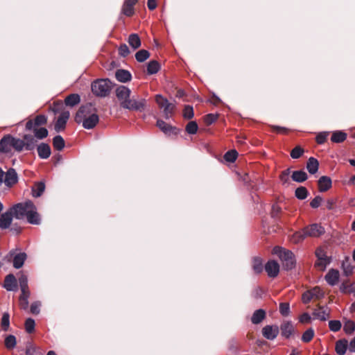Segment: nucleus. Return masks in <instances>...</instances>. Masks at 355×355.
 Masks as SVG:
<instances>
[{"instance_id": "obj_53", "label": "nucleus", "mask_w": 355, "mask_h": 355, "mask_svg": "<svg viewBox=\"0 0 355 355\" xmlns=\"http://www.w3.org/2000/svg\"><path fill=\"white\" fill-rule=\"evenodd\" d=\"M175 105L169 103L164 110V114L166 119H169L173 114L175 110Z\"/></svg>"}, {"instance_id": "obj_28", "label": "nucleus", "mask_w": 355, "mask_h": 355, "mask_svg": "<svg viewBox=\"0 0 355 355\" xmlns=\"http://www.w3.org/2000/svg\"><path fill=\"white\" fill-rule=\"evenodd\" d=\"M347 340L345 339L339 340L336 343V352L338 355H344L347 351Z\"/></svg>"}, {"instance_id": "obj_60", "label": "nucleus", "mask_w": 355, "mask_h": 355, "mask_svg": "<svg viewBox=\"0 0 355 355\" xmlns=\"http://www.w3.org/2000/svg\"><path fill=\"white\" fill-rule=\"evenodd\" d=\"M322 202V198L320 196L315 197L311 202L310 205L312 208H318L321 202Z\"/></svg>"}, {"instance_id": "obj_4", "label": "nucleus", "mask_w": 355, "mask_h": 355, "mask_svg": "<svg viewBox=\"0 0 355 355\" xmlns=\"http://www.w3.org/2000/svg\"><path fill=\"white\" fill-rule=\"evenodd\" d=\"M146 100L144 98H135L128 97L120 102V105L124 109L131 111L142 112L145 110Z\"/></svg>"}, {"instance_id": "obj_9", "label": "nucleus", "mask_w": 355, "mask_h": 355, "mask_svg": "<svg viewBox=\"0 0 355 355\" xmlns=\"http://www.w3.org/2000/svg\"><path fill=\"white\" fill-rule=\"evenodd\" d=\"M279 332V327L276 325H266L262 329V334L268 340H274Z\"/></svg>"}, {"instance_id": "obj_40", "label": "nucleus", "mask_w": 355, "mask_h": 355, "mask_svg": "<svg viewBox=\"0 0 355 355\" xmlns=\"http://www.w3.org/2000/svg\"><path fill=\"white\" fill-rule=\"evenodd\" d=\"M53 145L55 149L61 150L64 147V141L60 135H57L53 139Z\"/></svg>"}, {"instance_id": "obj_44", "label": "nucleus", "mask_w": 355, "mask_h": 355, "mask_svg": "<svg viewBox=\"0 0 355 355\" xmlns=\"http://www.w3.org/2000/svg\"><path fill=\"white\" fill-rule=\"evenodd\" d=\"M306 237L304 230H302V231L295 232L292 235L291 240L294 243H298L302 242Z\"/></svg>"}, {"instance_id": "obj_42", "label": "nucleus", "mask_w": 355, "mask_h": 355, "mask_svg": "<svg viewBox=\"0 0 355 355\" xmlns=\"http://www.w3.org/2000/svg\"><path fill=\"white\" fill-rule=\"evenodd\" d=\"M30 295V292L21 293L19 297V305L23 309H26L28 306V299Z\"/></svg>"}, {"instance_id": "obj_25", "label": "nucleus", "mask_w": 355, "mask_h": 355, "mask_svg": "<svg viewBox=\"0 0 355 355\" xmlns=\"http://www.w3.org/2000/svg\"><path fill=\"white\" fill-rule=\"evenodd\" d=\"M24 141L25 149L26 150H32L35 148L36 145V140L31 135H25L23 137Z\"/></svg>"}, {"instance_id": "obj_6", "label": "nucleus", "mask_w": 355, "mask_h": 355, "mask_svg": "<svg viewBox=\"0 0 355 355\" xmlns=\"http://www.w3.org/2000/svg\"><path fill=\"white\" fill-rule=\"evenodd\" d=\"M27 258L25 252H17V250H12L5 257L8 261H12L14 268L19 269L24 265Z\"/></svg>"}, {"instance_id": "obj_58", "label": "nucleus", "mask_w": 355, "mask_h": 355, "mask_svg": "<svg viewBox=\"0 0 355 355\" xmlns=\"http://www.w3.org/2000/svg\"><path fill=\"white\" fill-rule=\"evenodd\" d=\"M183 116L185 119H190L193 116V107L190 105L185 106L183 111Z\"/></svg>"}, {"instance_id": "obj_59", "label": "nucleus", "mask_w": 355, "mask_h": 355, "mask_svg": "<svg viewBox=\"0 0 355 355\" xmlns=\"http://www.w3.org/2000/svg\"><path fill=\"white\" fill-rule=\"evenodd\" d=\"M310 291L313 298L320 299L324 295L322 291L318 287H315Z\"/></svg>"}, {"instance_id": "obj_16", "label": "nucleus", "mask_w": 355, "mask_h": 355, "mask_svg": "<svg viewBox=\"0 0 355 355\" xmlns=\"http://www.w3.org/2000/svg\"><path fill=\"white\" fill-rule=\"evenodd\" d=\"M12 148L11 135H8L4 136L0 140V152L3 153H8L11 151Z\"/></svg>"}, {"instance_id": "obj_14", "label": "nucleus", "mask_w": 355, "mask_h": 355, "mask_svg": "<svg viewBox=\"0 0 355 355\" xmlns=\"http://www.w3.org/2000/svg\"><path fill=\"white\" fill-rule=\"evenodd\" d=\"M138 2V0H124L122 6V13L127 17H131L135 13L134 6Z\"/></svg>"}, {"instance_id": "obj_64", "label": "nucleus", "mask_w": 355, "mask_h": 355, "mask_svg": "<svg viewBox=\"0 0 355 355\" xmlns=\"http://www.w3.org/2000/svg\"><path fill=\"white\" fill-rule=\"evenodd\" d=\"M312 299H313L311 293V291H307V292H305L303 295H302V302L304 303V304H307L309 303Z\"/></svg>"}, {"instance_id": "obj_17", "label": "nucleus", "mask_w": 355, "mask_h": 355, "mask_svg": "<svg viewBox=\"0 0 355 355\" xmlns=\"http://www.w3.org/2000/svg\"><path fill=\"white\" fill-rule=\"evenodd\" d=\"M3 287L8 291H14L17 288V282L12 274L8 275L4 280Z\"/></svg>"}, {"instance_id": "obj_38", "label": "nucleus", "mask_w": 355, "mask_h": 355, "mask_svg": "<svg viewBox=\"0 0 355 355\" xmlns=\"http://www.w3.org/2000/svg\"><path fill=\"white\" fill-rule=\"evenodd\" d=\"M5 346L8 349H12L17 345L16 337L13 335H8L4 340Z\"/></svg>"}, {"instance_id": "obj_26", "label": "nucleus", "mask_w": 355, "mask_h": 355, "mask_svg": "<svg viewBox=\"0 0 355 355\" xmlns=\"http://www.w3.org/2000/svg\"><path fill=\"white\" fill-rule=\"evenodd\" d=\"M282 335L286 338L290 337L293 332V327L291 322H285L281 325Z\"/></svg>"}, {"instance_id": "obj_11", "label": "nucleus", "mask_w": 355, "mask_h": 355, "mask_svg": "<svg viewBox=\"0 0 355 355\" xmlns=\"http://www.w3.org/2000/svg\"><path fill=\"white\" fill-rule=\"evenodd\" d=\"M330 311L327 306H318L313 312L315 318L325 321L329 318Z\"/></svg>"}, {"instance_id": "obj_12", "label": "nucleus", "mask_w": 355, "mask_h": 355, "mask_svg": "<svg viewBox=\"0 0 355 355\" xmlns=\"http://www.w3.org/2000/svg\"><path fill=\"white\" fill-rule=\"evenodd\" d=\"M47 119L46 116L42 114L37 115L34 121L29 120L26 124V129L27 130H31L34 128H38L42 125H44L46 123Z\"/></svg>"}, {"instance_id": "obj_62", "label": "nucleus", "mask_w": 355, "mask_h": 355, "mask_svg": "<svg viewBox=\"0 0 355 355\" xmlns=\"http://www.w3.org/2000/svg\"><path fill=\"white\" fill-rule=\"evenodd\" d=\"M41 304L39 302H33L31 306V312L33 314L37 315L40 313V308Z\"/></svg>"}, {"instance_id": "obj_61", "label": "nucleus", "mask_w": 355, "mask_h": 355, "mask_svg": "<svg viewBox=\"0 0 355 355\" xmlns=\"http://www.w3.org/2000/svg\"><path fill=\"white\" fill-rule=\"evenodd\" d=\"M328 136V133L327 132H320L319 133L317 137H316V141L318 144H324L326 140H327V137Z\"/></svg>"}, {"instance_id": "obj_29", "label": "nucleus", "mask_w": 355, "mask_h": 355, "mask_svg": "<svg viewBox=\"0 0 355 355\" xmlns=\"http://www.w3.org/2000/svg\"><path fill=\"white\" fill-rule=\"evenodd\" d=\"M80 101V98L78 94H72L67 96L64 100L66 105L73 107L78 104Z\"/></svg>"}, {"instance_id": "obj_15", "label": "nucleus", "mask_w": 355, "mask_h": 355, "mask_svg": "<svg viewBox=\"0 0 355 355\" xmlns=\"http://www.w3.org/2000/svg\"><path fill=\"white\" fill-rule=\"evenodd\" d=\"M265 270L270 277H276L279 271V266L275 261H269L265 266Z\"/></svg>"}, {"instance_id": "obj_31", "label": "nucleus", "mask_w": 355, "mask_h": 355, "mask_svg": "<svg viewBox=\"0 0 355 355\" xmlns=\"http://www.w3.org/2000/svg\"><path fill=\"white\" fill-rule=\"evenodd\" d=\"M45 184L43 182H37L36 183L32 189V194L34 197L37 198L40 197L42 193L44 191Z\"/></svg>"}, {"instance_id": "obj_30", "label": "nucleus", "mask_w": 355, "mask_h": 355, "mask_svg": "<svg viewBox=\"0 0 355 355\" xmlns=\"http://www.w3.org/2000/svg\"><path fill=\"white\" fill-rule=\"evenodd\" d=\"M157 126L165 134H170L173 132L174 128L161 119L157 121Z\"/></svg>"}, {"instance_id": "obj_56", "label": "nucleus", "mask_w": 355, "mask_h": 355, "mask_svg": "<svg viewBox=\"0 0 355 355\" xmlns=\"http://www.w3.org/2000/svg\"><path fill=\"white\" fill-rule=\"evenodd\" d=\"M35 321L32 318H28L25 322V329L26 331L31 334L32 333L35 329Z\"/></svg>"}, {"instance_id": "obj_1", "label": "nucleus", "mask_w": 355, "mask_h": 355, "mask_svg": "<svg viewBox=\"0 0 355 355\" xmlns=\"http://www.w3.org/2000/svg\"><path fill=\"white\" fill-rule=\"evenodd\" d=\"M14 217L16 219H24L26 218L27 221L33 225H39L41 222L40 214L37 211V208L33 202L27 200L24 202H19L10 207Z\"/></svg>"}, {"instance_id": "obj_50", "label": "nucleus", "mask_w": 355, "mask_h": 355, "mask_svg": "<svg viewBox=\"0 0 355 355\" xmlns=\"http://www.w3.org/2000/svg\"><path fill=\"white\" fill-rule=\"evenodd\" d=\"M155 101L161 109H164L170 103L161 95H156Z\"/></svg>"}, {"instance_id": "obj_21", "label": "nucleus", "mask_w": 355, "mask_h": 355, "mask_svg": "<svg viewBox=\"0 0 355 355\" xmlns=\"http://www.w3.org/2000/svg\"><path fill=\"white\" fill-rule=\"evenodd\" d=\"M131 94V90L125 86L121 85L116 89V96L121 102L125 98L130 97Z\"/></svg>"}, {"instance_id": "obj_35", "label": "nucleus", "mask_w": 355, "mask_h": 355, "mask_svg": "<svg viewBox=\"0 0 355 355\" xmlns=\"http://www.w3.org/2000/svg\"><path fill=\"white\" fill-rule=\"evenodd\" d=\"M343 331L347 334H352L355 331V322L351 320H345L343 326Z\"/></svg>"}, {"instance_id": "obj_10", "label": "nucleus", "mask_w": 355, "mask_h": 355, "mask_svg": "<svg viewBox=\"0 0 355 355\" xmlns=\"http://www.w3.org/2000/svg\"><path fill=\"white\" fill-rule=\"evenodd\" d=\"M14 214L10 208L6 212L0 215V227L3 230L8 228L12 221Z\"/></svg>"}, {"instance_id": "obj_5", "label": "nucleus", "mask_w": 355, "mask_h": 355, "mask_svg": "<svg viewBox=\"0 0 355 355\" xmlns=\"http://www.w3.org/2000/svg\"><path fill=\"white\" fill-rule=\"evenodd\" d=\"M272 252L277 255L284 262V266L287 270H290L294 266V255L291 251L277 246L273 248Z\"/></svg>"}, {"instance_id": "obj_33", "label": "nucleus", "mask_w": 355, "mask_h": 355, "mask_svg": "<svg viewBox=\"0 0 355 355\" xmlns=\"http://www.w3.org/2000/svg\"><path fill=\"white\" fill-rule=\"evenodd\" d=\"M340 290L343 293H352L355 296V282L352 284L343 283Z\"/></svg>"}, {"instance_id": "obj_23", "label": "nucleus", "mask_w": 355, "mask_h": 355, "mask_svg": "<svg viewBox=\"0 0 355 355\" xmlns=\"http://www.w3.org/2000/svg\"><path fill=\"white\" fill-rule=\"evenodd\" d=\"M266 313L263 309L256 310L251 318V321L254 324H260L266 318Z\"/></svg>"}, {"instance_id": "obj_19", "label": "nucleus", "mask_w": 355, "mask_h": 355, "mask_svg": "<svg viewBox=\"0 0 355 355\" xmlns=\"http://www.w3.org/2000/svg\"><path fill=\"white\" fill-rule=\"evenodd\" d=\"M339 277L340 274L338 270L331 269L325 275V280L329 285L334 286L338 283Z\"/></svg>"}, {"instance_id": "obj_46", "label": "nucleus", "mask_w": 355, "mask_h": 355, "mask_svg": "<svg viewBox=\"0 0 355 355\" xmlns=\"http://www.w3.org/2000/svg\"><path fill=\"white\" fill-rule=\"evenodd\" d=\"M315 331L313 329L309 328L305 331L302 336V340L304 343H309L314 337Z\"/></svg>"}, {"instance_id": "obj_47", "label": "nucleus", "mask_w": 355, "mask_h": 355, "mask_svg": "<svg viewBox=\"0 0 355 355\" xmlns=\"http://www.w3.org/2000/svg\"><path fill=\"white\" fill-rule=\"evenodd\" d=\"M150 56V53L148 51L141 49L136 53L135 58L138 62H142L147 60Z\"/></svg>"}, {"instance_id": "obj_52", "label": "nucleus", "mask_w": 355, "mask_h": 355, "mask_svg": "<svg viewBox=\"0 0 355 355\" xmlns=\"http://www.w3.org/2000/svg\"><path fill=\"white\" fill-rule=\"evenodd\" d=\"M341 327H342V324H341L340 321H339V320H330L329 322V327L331 331L337 332L341 329Z\"/></svg>"}, {"instance_id": "obj_20", "label": "nucleus", "mask_w": 355, "mask_h": 355, "mask_svg": "<svg viewBox=\"0 0 355 355\" xmlns=\"http://www.w3.org/2000/svg\"><path fill=\"white\" fill-rule=\"evenodd\" d=\"M318 189L320 192L329 190L331 187V180L327 176H322L318 180Z\"/></svg>"}, {"instance_id": "obj_43", "label": "nucleus", "mask_w": 355, "mask_h": 355, "mask_svg": "<svg viewBox=\"0 0 355 355\" xmlns=\"http://www.w3.org/2000/svg\"><path fill=\"white\" fill-rule=\"evenodd\" d=\"M159 69V64L155 60L150 61L147 65V72L148 74H155Z\"/></svg>"}, {"instance_id": "obj_48", "label": "nucleus", "mask_w": 355, "mask_h": 355, "mask_svg": "<svg viewBox=\"0 0 355 355\" xmlns=\"http://www.w3.org/2000/svg\"><path fill=\"white\" fill-rule=\"evenodd\" d=\"M308 196V191L304 187H300L295 190V196L300 200L305 199Z\"/></svg>"}, {"instance_id": "obj_32", "label": "nucleus", "mask_w": 355, "mask_h": 355, "mask_svg": "<svg viewBox=\"0 0 355 355\" xmlns=\"http://www.w3.org/2000/svg\"><path fill=\"white\" fill-rule=\"evenodd\" d=\"M307 174L303 171H295L292 174V179L297 182H302L307 179Z\"/></svg>"}, {"instance_id": "obj_8", "label": "nucleus", "mask_w": 355, "mask_h": 355, "mask_svg": "<svg viewBox=\"0 0 355 355\" xmlns=\"http://www.w3.org/2000/svg\"><path fill=\"white\" fill-rule=\"evenodd\" d=\"M303 230L306 236L318 237L324 233V227L317 223L306 226Z\"/></svg>"}, {"instance_id": "obj_57", "label": "nucleus", "mask_w": 355, "mask_h": 355, "mask_svg": "<svg viewBox=\"0 0 355 355\" xmlns=\"http://www.w3.org/2000/svg\"><path fill=\"white\" fill-rule=\"evenodd\" d=\"M289 311H290V306H289L288 303L284 302V303H281L279 304V312L282 315H284V316L288 315L289 313Z\"/></svg>"}, {"instance_id": "obj_27", "label": "nucleus", "mask_w": 355, "mask_h": 355, "mask_svg": "<svg viewBox=\"0 0 355 355\" xmlns=\"http://www.w3.org/2000/svg\"><path fill=\"white\" fill-rule=\"evenodd\" d=\"M318 161L314 157H310L306 164V168L311 174H315L318 170Z\"/></svg>"}, {"instance_id": "obj_18", "label": "nucleus", "mask_w": 355, "mask_h": 355, "mask_svg": "<svg viewBox=\"0 0 355 355\" xmlns=\"http://www.w3.org/2000/svg\"><path fill=\"white\" fill-rule=\"evenodd\" d=\"M17 182V174L15 169L10 168L5 174L4 182L6 186L11 187Z\"/></svg>"}, {"instance_id": "obj_7", "label": "nucleus", "mask_w": 355, "mask_h": 355, "mask_svg": "<svg viewBox=\"0 0 355 355\" xmlns=\"http://www.w3.org/2000/svg\"><path fill=\"white\" fill-rule=\"evenodd\" d=\"M315 256L317 257V261L315 263V266L320 270H324L330 263L326 252L322 248H318L315 250Z\"/></svg>"}, {"instance_id": "obj_63", "label": "nucleus", "mask_w": 355, "mask_h": 355, "mask_svg": "<svg viewBox=\"0 0 355 355\" xmlns=\"http://www.w3.org/2000/svg\"><path fill=\"white\" fill-rule=\"evenodd\" d=\"M119 53L123 57L127 56L130 53L128 46L126 44L121 45L119 49Z\"/></svg>"}, {"instance_id": "obj_51", "label": "nucleus", "mask_w": 355, "mask_h": 355, "mask_svg": "<svg viewBox=\"0 0 355 355\" xmlns=\"http://www.w3.org/2000/svg\"><path fill=\"white\" fill-rule=\"evenodd\" d=\"M237 155H238V153L234 150H232L227 151L225 154L224 158L227 162H234L236 159Z\"/></svg>"}, {"instance_id": "obj_39", "label": "nucleus", "mask_w": 355, "mask_h": 355, "mask_svg": "<svg viewBox=\"0 0 355 355\" xmlns=\"http://www.w3.org/2000/svg\"><path fill=\"white\" fill-rule=\"evenodd\" d=\"M12 148H14L17 151H21L24 148H25L24 141L23 139H17L11 136Z\"/></svg>"}, {"instance_id": "obj_34", "label": "nucleus", "mask_w": 355, "mask_h": 355, "mask_svg": "<svg viewBox=\"0 0 355 355\" xmlns=\"http://www.w3.org/2000/svg\"><path fill=\"white\" fill-rule=\"evenodd\" d=\"M347 138V134L342 131H335L331 136V141L335 143H340L344 141Z\"/></svg>"}, {"instance_id": "obj_49", "label": "nucleus", "mask_w": 355, "mask_h": 355, "mask_svg": "<svg viewBox=\"0 0 355 355\" xmlns=\"http://www.w3.org/2000/svg\"><path fill=\"white\" fill-rule=\"evenodd\" d=\"M1 327L3 330L8 331L10 326V315L8 313H3L1 318Z\"/></svg>"}, {"instance_id": "obj_3", "label": "nucleus", "mask_w": 355, "mask_h": 355, "mask_svg": "<svg viewBox=\"0 0 355 355\" xmlns=\"http://www.w3.org/2000/svg\"><path fill=\"white\" fill-rule=\"evenodd\" d=\"M112 87L111 81L108 79H99L92 84V91L97 96L105 97L109 95Z\"/></svg>"}, {"instance_id": "obj_54", "label": "nucleus", "mask_w": 355, "mask_h": 355, "mask_svg": "<svg viewBox=\"0 0 355 355\" xmlns=\"http://www.w3.org/2000/svg\"><path fill=\"white\" fill-rule=\"evenodd\" d=\"M304 153V150L300 146L295 147L291 152V156L293 159L300 158Z\"/></svg>"}, {"instance_id": "obj_36", "label": "nucleus", "mask_w": 355, "mask_h": 355, "mask_svg": "<svg viewBox=\"0 0 355 355\" xmlns=\"http://www.w3.org/2000/svg\"><path fill=\"white\" fill-rule=\"evenodd\" d=\"M128 43L134 49L141 46V40L137 34H131L128 38Z\"/></svg>"}, {"instance_id": "obj_13", "label": "nucleus", "mask_w": 355, "mask_h": 355, "mask_svg": "<svg viewBox=\"0 0 355 355\" xmlns=\"http://www.w3.org/2000/svg\"><path fill=\"white\" fill-rule=\"evenodd\" d=\"M69 115L70 114L69 111L62 112L55 124V130L56 132H60L65 128V125L69 118Z\"/></svg>"}, {"instance_id": "obj_2", "label": "nucleus", "mask_w": 355, "mask_h": 355, "mask_svg": "<svg viewBox=\"0 0 355 355\" xmlns=\"http://www.w3.org/2000/svg\"><path fill=\"white\" fill-rule=\"evenodd\" d=\"M93 111H95V108L93 107L92 104L82 105L76 112V122L78 123H82L85 129H92L99 121L98 116Z\"/></svg>"}, {"instance_id": "obj_24", "label": "nucleus", "mask_w": 355, "mask_h": 355, "mask_svg": "<svg viewBox=\"0 0 355 355\" xmlns=\"http://www.w3.org/2000/svg\"><path fill=\"white\" fill-rule=\"evenodd\" d=\"M116 78L121 83H125L131 80L130 73L124 69H118L115 73Z\"/></svg>"}, {"instance_id": "obj_41", "label": "nucleus", "mask_w": 355, "mask_h": 355, "mask_svg": "<svg viewBox=\"0 0 355 355\" xmlns=\"http://www.w3.org/2000/svg\"><path fill=\"white\" fill-rule=\"evenodd\" d=\"M252 268L254 272L257 274H259L263 271V263L260 258H254L252 262Z\"/></svg>"}, {"instance_id": "obj_37", "label": "nucleus", "mask_w": 355, "mask_h": 355, "mask_svg": "<svg viewBox=\"0 0 355 355\" xmlns=\"http://www.w3.org/2000/svg\"><path fill=\"white\" fill-rule=\"evenodd\" d=\"M33 131L35 137L38 139H42L48 136V130L45 128H34Z\"/></svg>"}, {"instance_id": "obj_45", "label": "nucleus", "mask_w": 355, "mask_h": 355, "mask_svg": "<svg viewBox=\"0 0 355 355\" xmlns=\"http://www.w3.org/2000/svg\"><path fill=\"white\" fill-rule=\"evenodd\" d=\"M19 283L21 293L29 292L28 286V279L25 275H21L19 277Z\"/></svg>"}, {"instance_id": "obj_22", "label": "nucleus", "mask_w": 355, "mask_h": 355, "mask_svg": "<svg viewBox=\"0 0 355 355\" xmlns=\"http://www.w3.org/2000/svg\"><path fill=\"white\" fill-rule=\"evenodd\" d=\"M38 155L42 159H47L51 155V148L46 144H41L37 146Z\"/></svg>"}, {"instance_id": "obj_55", "label": "nucleus", "mask_w": 355, "mask_h": 355, "mask_svg": "<svg viewBox=\"0 0 355 355\" xmlns=\"http://www.w3.org/2000/svg\"><path fill=\"white\" fill-rule=\"evenodd\" d=\"M198 125L195 121H190L186 126V131L189 134H195L198 130Z\"/></svg>"}]
</instances>
